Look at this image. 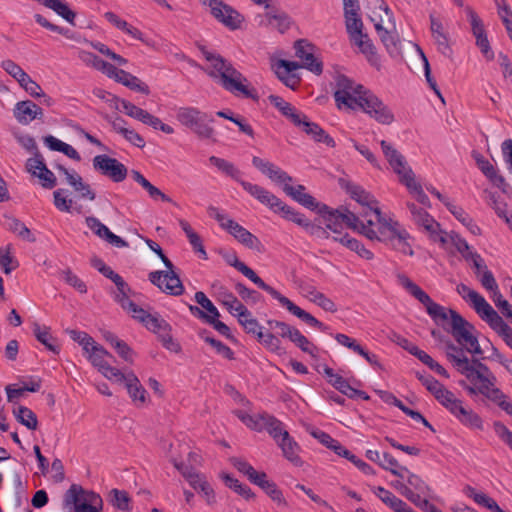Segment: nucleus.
<instances>
[{
  "label": "nucleus",
  "mask_w": 512,
  "mask_h": 512,
  "mask_svg": "<svg viewBox=\"0 0 512 512\" xmlns=\"http://www.w3.org/2000/svg\"><path fill=\"white\" fill-rule=\"evenodd\" d=\"M377 223L368 218V213L362 215V219L348 209H336L330 211L325 218V225L335 235L343 237V224L348 228L362 234L370 240H377L392 249L408 256H413L410 233L393 216L383 214L380 209L374 210Z\"/></svg>",
  "instance_id": "nucleus-1"
},
{
  "label": "nucleus",
  "mask_w": 512,
  "mask_h": 512,
  "mask_svg": "<svg viewBox=\"0 0 512 512\" xmlns=\"http://www.w3.org/2000/svg\"><path fill=\"white\" fill-rule=\"evenodd\" d=\"M463 347H458L451 341H447L445 354L453 367L471 383L466 386L464 381L460 385L464 387L469 394H481L489 401L496 404L508 415L512 416V401L498 387H496V376L490 371L489 367L478 359L472 361L465 355Z\"/></svg>",
  "instance_id": "nucleus-2"
},
{
  "label": "nucleus",
  "mask_w": 512,
  "mask_h": 512,
  "mask_svg": "<svg viewBox=\"0 0 512 512\" xmlns=\"http://www.w3.org/2000/svg\"><path fill=\"white\" fill-rule=\"evenodd\" d=\"M334 98L340 109H359L383 125H389L394 121L391 108L381 98L346 76L341 75L337 78Z\"/></svg>",
  "instance_id": "nucleus-3"
},
{
  "label": "nucleus",
  "mask_w": 512,
  "mask_h": 512,
  "mask_svg": "<svg viewBox=\"0 0 512 512\" xmlns=\"http://www.w3.org/2000/svg\"><path fill=\"white\" fill-rule=\"evenodd\" d=\"M202 54L207 61L203 70L217 85L235 96L258 99L256 89L231 61L209 50H202Z\"/></svg>",
  "instance_id": "nucleus-4"
},
{
  "label": "nucleus",
  "mask_w": 512,
  "mask_h": 512,
  "mask_svg": "<svg viewBox=\"0 0 512 512\" xmlns=\"http://www.w3.org/2000/svg\"><path fill=\"white\" fill-rule=\"evenodd\" d=\"M422 385L446 408L463 426L482 431L484 422L481 416L458 398L452 391L430 375H419Z\"/></svg>",
  "instance_id": "nucleus-5"
},
{
  "label": "nucleus",
  "mask_w": 512,
  "mask_h": 512,
  "mask_svg": "<svg viewBox=\"0 0 512 512\" xmlns=\"http://www.w3.org/2000/svg\"><path fill=\"white\" fill-rule=\"evenodd\" d=\"M227 263L241 272L245 277H247L250 281H252L258 288L267 292L273 299L277 300L279 304L287 309L292 315L301 319L303 322L308 324L311 327L318 328L322 331L326 329V326L316 319L313 315L306 312L296 304H294L290 299L286 296L282 295L272 286L266 284L250 267H248L245 263L241 262L236 255H233L231 258L227 259Z\"/></svg>",
  "instance_id": "nucleus-6"
},
{
  "label": "nucleus",
  "mask_w": 512,
  "mask_h": 512,
  "mask_svg": "<svg viewBox=\"0 0 512 512\" xmlns=\"http://www.w3.org/2000/svg\"><path fill=\"white\" fill-rule=\"evenodd\" d=\"M381 148L393 171L398 175L400 182L406 186L409 193L423 206L430 207V200L425 194L421 184L416 181L415 174L406 160L390 143L381 141Z\"/></svg>",
  "instance_id": "nucleus-7"
},
{
  "label": "nucleus",
  "mask_w": 512,
  "mask_h": 512,
  "mask_svg": "<svg viewBox=\"0 0 512 512\" xmlns=\"http://www.w3.org/2000/svg\"><path fill=\"white\" fill-rule=\"evenodd\" d=\"M375 2V9L369 18L374 23V28L387 52L390 56L397 57L401 52V43L396 31L393 12L384 0H375Z\"/></svg>",
  "instance_id": "nucleus-8"
},
{
  "label": "nucleus",
  "mask_w": 512,
  "mask_h": 512,
  "mask_svg": "<svg viewBox=\"0 0 512 512\" xmlns=\"http://www.w3.org/2000/svg\"><path fill=\"white\" fill-rule=\"evenodd\" d=\"M398 284L405 289L411 296L417 299L424 305L427 314L431 317L434 323L441 326L445 330L451 327V311L444 306L434 302L431 297L416 283H414L407 275H397Z\"/></svg>",
  "instance_id": "nucleus-9"
},
{
  "label": "nucleus",
  "mask_w": 512,
  "mask_h": 512,
  "mask_svg": "<svg viewBox=\"0 0 512 512\" xmlns=\"http://www.w3.org/2000/svg\"><path fill=\"white\" fill-rule=\"evenodd\" d=\"M359 12L360 11L344 12L346 31L350 40L360 49V52L365 55L369 64L377 70H380L382 67L381 58L368 35L363 33V22Z\"/></svg>",
  "instance_id": "nucleus-10"
},
{
  "label": "nucleus",
  "mask_w": 512,
  "mask_h": 512,
  "mask_svg": "<svg viewBox=\"0 0 512 512\" xmlns=\"http://www.w3.org/2000/svg\"><path fill=\"white\" fill-rule=\"evenodd\" d=\"M231 462L240 473L245 475L252 484L259 486L277 505L287 506L282 491L275 482L268 479L265 472L255 470L251 464L241 458H233Z\"/></svg>",
  "instance_id": "nucleus-11"
},
{
  "label": "nucleus",
  "mask_w": 512,
  "mask_h": 512,
  "mask_svg": "<svg viewBox=\"0 0 512 512\" xmlns=\"http://www.w3.org/2000/svg\"><path fill=\"white\" fill-rule=\"evenodd\" d=\"M448 332L465 351L473 355H482L483 351L475 335V327L457 311H451V327Z\"/></svg>",
  "instance_id": "nucleus-12"
},
{
  "label": "nucleus",
  "mask_w": 512,
  "mask_h": 512,
  "mask_svg": "<svg viewBox=\"0 0 512 512\" xmlns=\"http://www.w3.org/2000/svg\"><path fill=\"white\" fill-rule=\"evenodd\" d=\"M64 505L74 512H100L103 501L99 494L72 484L64 495Z\"/></svg>",
  "instance_id": "nucleus-13"
},
{
  "label": "nucleus",
  "mask_w": 512,
  "mask_h": 512,
  "mask_svg": "<svg viewBox=\"0 0 512 512\" xmlns=\"http://www.w3.org/2000/svg\"><path fill=\"white\" fill-rule=\"evenodd\" d=\"M177 120L185 127L190 128L198 137L202 139H212L215 131L207 121L212 122L213 119H208V115L200 111L196 107H180L176 113Z\"/></svg>",
  "instance_id": "nucleus-14"
},
{
  "label": "nucleus",
  "mask_w": 512,
  "mask_h": 512,
  "mask_svg": "<svg viewBox=\"0 0 512 512\" xmlns=\"http://www.w3.org/2000/svg\"><path fill=\"white\" fill-rule=\"evenodd\" d=\"M407 208L410 211L414 224L425 232L431 241L437 243H444L446 241L444 238L446 237V231L441 229V225L425 209L410 202L407 203Z\"/></svg>",
  "instance_id": "nucleus-15"
},
{
  "label": "nucleus",
  "mask_w": 512,
  "mask_h": 512,
  "mask_svg": "<svg viewBox=\"0 0 512 512\" xmlns=\"http://www.w3.org/2000/svg\"><path fill=\"white\" fill-rule=\"evenodd\" d=\"M210 215L218 221L224 230L229 232L241 244L250 249H259L261 245L259 239L246 228L229 218L227 215L221 213L217 208H210Z\"/></svg>",
  "instance_id": "nucleus-16"
},
{
  "label": "nucleus",
  "mask_w": 512,
  "mask_h": 512,
  "mask_svg": "<svg viewBox=\"0 0 512 512\" xmlns=\"http://www.w3.org/2000/svg\"><path fill=\"white\" fill-rule=\"evenodd\" d=\"M207 6L211 15L230 30H237L244 22V16L223 0H200Z\"/></svg>",
  "instance_id": "nucleus-17"
},
{
  "label": "nucleus",
  "mask_w": 512,
  "mask_h": 512,
  "mask_svg": "<svg viewBox=\"0 0 512 512\" xmlns=\"http://www.w3.org/2000/svg\"><path fill=\"white\" fill-rule=\"evenodd\" d=\"M84 354L88 361L108 380L112 381L115 377L120 376V369L113 367L107 361L112 355L96 341L89 346L88 350H84Z\"/></svg>",
  "instance_id": "nucleus-18"
},
{
  "label": "nucleus",
  "mask_w": 512,
  "mask_h": 512,
  "mask_svg": "<svg viewBox=\"0 0 512 512\" xmlns=\"http://www.w3.org/2000/svg\"><path fill=\"white\" fill-rule=\"evenodd\" d=\"M464 11L470 23L471 32L475 37L476 46L487 60H493L494 53L491 49L482 19L470 6H466Z\"/></svg>",
  "instance_id": "nucleus-19"
},
{
  "label": "nucleus",
  "mask_w": 512,
  "mask_h": 512,
  "mask_svg": "<svg viewBox=\"0 0 512 512\" xmlns=\"http://www.w3.org/2000/svg\"><path fill=\"white\" fill-rule=\"evenodd\" d=\"M93 167L116 183L124 181L128 174V169L123 163L105 154L93 158Z\"/></svg>",
  "instance_id": "nucleus-20"
},
{
  "label": "nucleus",
  "mask_w": 512,
  "mask_h": 512,
  "mask_svg": "<svg viewBox=\"0 0 512 512\" xmlns=\"http://www.w3.org/2000/svg\"><path fill=\"white\" fill-rule=\"evenodd\" d=\"M149 280L162 292L179 296L184 292V286L173 268L166 271H153L149 274Z\"/></svg>",
  "instance_id": "nucleus-21"
},
{
  "label": "nucleus",
  "mask_w": 512,
  "mask_h": 512,
  "mask_svg": "<svg viewBox=\"0 0 512 512\" xmlns=\"http://www.w3.org/2000/svg\"><path fill=\"white\" fill-rule=\"evenodd\" d=\"M456 291L467 303H469L482 320L494 310L484 296L471 289L466 284H458Z\"/></svg>",
  "instance_id": "nucleus-22"
},
{
  "label": "nucleus",
  "mask_w": 512,
  "mask_h": 512,
  "mask_svg": "<svg viewBox=\"0 0 512 512\" xmlns=\"http://www.w3.org/2000/svg\"><path fill=\"white\" fill-rule=\"evenodd\" d=\"M27 171L37 177L41 181V185L46 189H52L56 185V177L54 173L49 170L44 162L43 157L37 153L26 162Z\"/></svg>",
  "instance_id": "nucleus-23"
},
{
  "label": "nucleus",
  "mask_w": 512,
  "mask_h": 512,
  "mask_svg": "<svg viewBox=\"0 0 512 512\" xmlns=\"http://www.w3.org/2000/svg\"><path fill=\"white\" fill-rule=\"evenodd\" d=\"M112 381L125 384L130 398L137 407L143 406L146 403L147 391L134 373L129 372L125 374L120 370V376L115 377Z\"/></svg>",
  "instance_id": "nucleus-24"
},
{
  "label": "nucleus",
  "mask_w": 512,
  "mask_h": 512,
  "mask_svg": "<svg viewBox=\"0 0 512 512\" xmlns=\"http://www.w3.org/2000/svg\"><path fill=\"white\" fill-rule=\"evenodd\" d=\"M295 55L302 61V67L316 75L323 71L322 62L313 54L314 47L305 40H298L295 43Z\"/></svg>",
  "instance_id": "nucleus-25"
},
{
  "label": "nucleus",
  "mask_w": 512,
  "mask_h": 512,
  "mask_svg": "<svg viewBox=\"0 0 512 512\" xmlns=\"http://www.w3.org/2000/svg\"><path fill=\"white\" fill-rule=\"evenodd\" d=\"M240 185L247 193L257 199L261 204L267 206L273 212H276L279 205H281L282 201L277 196L257 184L240 181Z\"/></svg>",
  "instance_id": "nucleus-26"
},
{
  "label": "nucleus",
  "mask_w": 512,
  "mask_h": 512,
  "mask_svg": "<svg viewBox=\"0 0 512 512\" xmlns=\"http://www.w3.org/2000/svg\"><path fill=\"white\" fill-rule=\"evenodd\" d=\"M252 164L255 168H257L262 174L267 176L270 180L283 184L285 182H292V177L289 176L285 171H283L280 167L273 164L272 162L262 159L260 157L254 156L252 158Z\"/></svg>",
  "instance_id": "nucleus-27"
},
{
  "label": "nucleus",
  "mask_w": 512,
  "mask_h": 512,
  "mask_svg": "<svg viewBox=\"0 0 512 512\" xmlns=\"http://www.w3.org/2000/svg\"><path fill=\"white\" fill-rule=\"evenodd\" d=\"M324 375L327 378V381L339 392L346 395L349 398L361 397L363 399H368V396L365 392L357 390L353 388L346 379H344L338 373H335L334 370L330 367L324 368Z\"/></svg>",
  "instance_id": "nucleus-28"
},
{
  "label": "nucleus",
  "mask_w": 512,
  "mask_h": 512,
  "mask_svg": "<svg viewBox=\"0 0 512 512\" xmlns=\"http://www.w3.org/2000/svg\"><path fill=\"white\" fill-rule=\"evenodd\" d=\"M14 117L23 125H27L35 119L43 118V110L30 100L17 102L14 110Z\"/></svg>",
  "instance_id": "nucleus-29"
},
{
  "label": "nucleus",
  "mask_w": 512,
  "mask_h": 512,
  "mask_svg": "<svg viewBox=\"0 0 512 512\" xmlns=\"http://www.w3.org/2000/svg\"><path fill=\"white\" fill-rule=\"evenodd\" d=\"M58 170L65 176L67 184H69L81 198L90 201L95 199L96 195L94 191L89 184L83 181L82 177L75 170H68L63 166H58Z\"/></svg>",
  "instance_id": "nucleus-30"
},
{
  "label": "nucleus",
  "mask_w": 512,
  "mask_h": 512,
  "mask_svg": "<svg viewBox=\"0 0 512 512\" xmlns=\"http://www.w3.org/2000/svg\"><path fill=\"white\" fill-rule=\"evenodd\" d=\"M444 238L446 241L444 243H439V245L442 248H447V245L451 244L467 262L470 261L474 255L478 254V252L474 250L460 234L454 231H446V237Z\"/></svg>",
  "instance_id": "nucleus-31"
},
{
  "label": "nucleus",
  "mask_w": 512,
  "mask_h": 512,
  "mask_svg": "<svg viewBox=\"0 0 512 512\" xmlns=\"http://www.w3.org/2000/svg\"><path fill=\"white\" fill-rule=\"evenodd\" d=\"M430 30L438 50L446 55L450 52L449 36L440 18L430 14Z\"/></svg>",
  "instance_id": "nucleus-32"
},
{
  "label": "nucleus",
  "mask_w": 512,
  "mask_h": 512,
  "mask_svg": "<svg viewBox=\"0 0 512 512\" xmlns=\"http://www.w3.org/2000/svg\"><path fill=\"white\" fill-rule=\"evenodd\" d=\"M347 193L350 195L352 199H354L356 202L361 204L364 207H367V210H365L359 217L362 219V215L365 214V212L368 213V216L370 213L374 214L375 209H379L376 204L377 201L375 198L367 192L365 189H363L361 186L356 184H349L347 186Z\"/></svg>",
  "instance_id": "nucleus-33"
},
{
  "label": "nucleus",
  "mask_w": 512,
  "mask_h": 512,
  "mask_svg": "<svg viewBox=\"0 0 512 512\" xmlns=\"http://www.w3.org/2000/svg\"><path fill=\"white\" fill-rule=\"evenodd\" d=\"M483 321H485L492 330L502 337L504 342L512 349V328L495 310L487 315Z\"/></svg>",
  "instance_id": "nucleus-34"
},
{
  "label": "nucleus",
  "mask_w": 512,
  "mask_h": 512,
  "mask_svg": "<svg viewBox=\"0 0 512 512\" xmlns=\"http://www.w3.org/2000/svg\"><path fill=\"white\" fill-rule=\"evenodd\" d=\"M216 298L233 316L237 317L247 309L232 292L222 285L217 289Z\"/></svg>",
  "instance_id": "nucleus-35"
},
{
  "label": "nucleus",
  "mask_w": 512,
  "mask_h": 512,
  "mask_svg": "<svg viewBox=\"0 0 512 512\" xmlns=\"http://www.w3.org/2000/svg\"><path fill=\"white\" fill-rule=\"evenodd\" d=\"M277 445L280 447L283 456L290 461L295 466H300L302 464L301 458L299 456L300 446L298 443L290 436L289 433H285V437L281 438Z\"/></svg>",
  "instance_id": "nucleus-36"
},
{
  "label": "nucleus",
  "mask_w": 512,
  "mask_h": 512,
  "mask_svg": "<svg viewBox=\"0 0 512 512\" xmlns=\"http://www.w3.org/2000/svg\"><path fill=\"white\" fill-rule=\"evenodd\" d=\"M290 183L285 182L283 185V190L287 195L304 207L313 209L317 206L314 197L306 193V188L303 185L292 186Z\"/></svg>",
  "instance_id": "nucleus-37"
},
{
  "label": "nucleus",
  "mask_w": 512,
  "mask_h": 512,
  "mask_svg": "<svg viewBox=\"0 0 512 512\" xmlns=\"http://www.w3.org/2000/svg\"><path fill=\"white\" fill-rule=\"evenodd\" d=\"M33 334L36 339L43 344L49 351L54 354H58L60 347L57 344L56 339L52 336L50 328L45 325L38 323L33 324Z\"/></svg>",
  "instance_id": "nucleus-38"
},
{
  "label": "nucleus",
  "mask_w": 512,
  "mask_h": 512,
  "mask_svg": "<svg viewBox=\"0 0 512 512\" xmlns=\"http://www.w3.org/2000/svg\"><path fill=\"white\" fill-rule=\"evenodd\" d=\"M335 242L341 243L346 248L357 253V255L365 260H372L374 254L372 251L367 249L360 241L350 237L348 234H344L343 237H332Z\"/></svg>",
  "instance_id": "nucleus-39"
},
{
  "label": "nucleus",
  "mask_w": 512,
  "mask_h": 512,
  "mask_svg": "<svg viewBox=\"0 0 512 512\" xmlns=\"http://www.w3.org/2000/svg\"><path fill=\"white\" fill-rule=\"evenodd\" d=\"M132 177L143 189L147 191L149 196L154 200H161L163 202L172 203V199L163 193L159 188L151 184L139 171L133 170Z\"/></svg>",
  "instance_id": "nucleus-40"
},
{
  "label": "nucleus",
  "mask_w": 512,
  "mask_h": 512,
  "mask_svg": "<svg viewBox=\"0 0 512 512\" xmlns=\"http://www.w3.org/2000/svg\"><path fill=\"white\" fill-rule=\"evenodd\" d=\"M304 296L310 300L311 302L315 303L319 307H321L323 310L328 312H336L337 307L335 303L326 297L322 292L318 291L315 287L309 286L303 289Z\"/></svg>",
  "instance_id": "nucleus-41"
},
{
  "label": "nucleus",
  "mask_w": 512,
  "mask_h": 512,
  "mask_svg": "<svg viewBox=\"0 0 512 512\" xmlns=\"http://www.w3.org/2000/svg\"><path fill=\"white\" fill-rule=\"evenodd\" d=\"M41 5L53 10L57 15L65 19L68 23L74 24L76 14L69 8L64 0H36Z\"/></svg>",
  "instance_id": "nucleus-42"
},
{
  "label": "nucleus",
  "mask_w": 512,
  "mask_h": 512,
  "mask_svg": "<svg viewBox=\"0 0 512 512\" xmlns=\"http://www.w3.org/2000/svg\"><path fill=\"white\" fill-rule=\"evenodd\" d=\"M179 225L186 234V237L190 245L192 246L193 250L196 253H198L202 259H207V253L202 244V240L199 237V235L196 232H194L190 224L186 220L181 219L179 220Z\"/></svg>",
  "instance_id": "nucleus-43"
},
{
  "label": "nucleus",
  "mask_w": 512,
  "mask_h": 512,
  "mask_svg": "<svg viewBox=\"0 0 512 512\" xmlns=\"http://www.w3.org/2000/svg\"><path fill=\"white\" fill-rule=\"evenodd\" d=\"M311 435L321 444L334 451L337 455H348L347 449L338 440L332 438L328 433L320 429H314L311 431Z\"/></svg>",
  "instance_id": "nucleus-44"
},
{
  "label": "nucleus",
  "mask_w": 512,
  "mask_h": 512,
  "mask_svg": "<svg viewBox=\"0 0 512 512\" xmlns=\"http://www.w3.org/2000/svg\"><path fill=\"white\" fill-rule=\"evenodd\" d=\"M209 163L215 166L223 174L231 177L233 180L239 183L240 181H243L241 179V171L233 163L217 156L209 157Z\"/></svg>",
  "instance_id": "nucleus-45"
},
{
  "label": "nucleus",
  "mask_w": 512,
  "mask_h": 512,
  "mask_svg": "<svg viewBox=\"0 0 512 512\" xmlns=\"http://www.w3.org/2000/svg\"><path fill=\"white\" fill-rule=\"evenodd\" d=\"M373 493L394 512H399L404 507V501L382 486L373 487Z\"/></svg>",
  "instance_id": "nucleus-46"
},
{
  "label": "nucleus",
  "mask_w": 512,
  "mask_h": 512,
  "mask_svg": "<svg viewBox=\"0 0 512 512\" xmlns=\"http://www.w3.org/2000/svg\"><path fill=\"white\" fill-rule=\"evenodd\" d=\"M465 494L469 498H472L473 501L479 506H483L492 512H500V507L497 502L487 494L479 492L470 486L465 489Z\"/></svg>",
  "instance_id": "nucleus-47"
},
{
  "label": "nucleus",
  "mask_w": 512,
  "mask_h": 512,
  "mask_svg": "<svg viewBox=\"0 0 512 512\" xmlns=\"http://www.w3.org/2000/svg\"><path fill=\"white\" fill-rule=\"evenodd\" d=\"M115 81L130 88L131 90L149 94V87L145 83L141 82L136 76L122 69L118 72Z\"/></svg>",
  "instance_id": "nucleus-48"
},
{
  "label": "nucleus",
  "mask_w": 512,
  "mask_h": 512,
  "mask_svg": "<svg viewBox=\"0 0 512 512\" xmlns=\"http://www.w3.org/2000/svg\"><path fill=\"white\" fill-rule=\"evenodd\" d=\"M13 415L16 420L27 427L29 430H36L38 426V420L36 414L25 406H18L13 409Z\"/></svg>",
  "instance_id": "nucleus-49"
},
{
  "label": "nucleus",
  "mask_w": 512,
  "mask_h": 512,
  "mask_svg": "<svg viewBox=\"0 0 512 512\" xmlns=\"http://www.w3.org/2000/svg\"><path fill=\"white\" fill-rule=\"evenodd\" d=\"M303 131L311 136L316 142L324 143L329 147L335 146L334 139L314 122L309 121L308 123H304Z\"/></svg>",
  "instance_id": "nucleus-50"
},
{
  "label": "nucleus",
  "mask_w": 512,
  "mask_h": 512,
  "mask_svg": "<svg viewBox=\"0 0 512 512\" xmlns=\"http://www.w3.org/2000/svg\"><path fill=\"white\" fill-rule=\"evenodd\" d=\"M235 414L248 428L259 432L264 430V422L269 415L267 413L250 415L241 410L236 411Z\"/></svg>",
  "instance_id": "nucleus-51"
},
{
  "label": "nucleus",
  "mask_w": 512,
  "mask_h": 512,
  "mask_svg": "<svg viewBox=\"0 0 512 512\" xmlns=\"http://www.w3.org/2000/svg\"><path fill=\"white\" fill-rule=\"evenodd\" d=\"M206 312L200 309L198 306L189 305V311L193 316L199 318L205 322H213L220 317V313L216 306L212 303L211 300L207 302L206 305L202 307Z\"/></svg>",
  "instance_id": "nucleus-52"
},
{
  "label": "nucleus",
  "mask_w": 512,
  "mask_h": 512,
  "mask_svg": "<svg viewBox=\"0 0 512 512\" xmlns=\"http://www.w3.org/2000/svg\"><path fill=\"white\" fill-rule=\"evenodd\" d=\"M237 318L238 322L247 333L258 337L259 334L263 331V327L259 324L257 319L252 316V313L248 309L243 311V313H240Z\"/></svg>",
  "instance_id": "nucleus-53"
},
{
  "label": "nucleus",
  "mask_w": 512,
  "mask_h": 512,
  "mask_svg": "<svg viewBox=\"0 0 512 512\" xmlns=\"http://www.w3.org/2000/svg\"><path fill=\"white\" fill-rule=\"evenodd\" d=\"M264 425V430L268 432V434L275 440L276 443L281 438L285 437V433H288L283 422L270 414L268 417H266V422H264Z\"/></svg>",
  "instance_id": "nucleus-54"
},
{
  "label": "nucleus",
  "mask_w": 512,
  "mask_h": 512,
  "mask_svg": "<svg viewBox=\"0 0 512 512\" xmlns=\"http://www.w3.org/2000/svg\"><path fill=\"white\" fill-rule=\"evenodd\" d=\"M275 213H280L283 218L301 227H308L310 225L309 220L303 214L295 211L294 209L286 205L283 201L281 202V205H279Z\"/></svg>",
  "instance_id": "nucleus-55"
},
{
  "label": "nucleus",
  "mask_w": 512,
  "mask_h": 512,
  "mask_svg": "<svg viewBox=\"0 0 512 512\" xmlns=\"http://www.w3.org/2000/svg\"><path fill=\"white\" fill-rule=\"evenodd\" d=\"M119 304L124 310L130 313L134 319H136L142 324L145 321L146 316L150 314L149 312H147L146 310L132 302L128 296H122V298H119Z\"/></svg>",
  "instance_id": "nucleus-56"
},
{
  "label": "nucleus",
  "mask_w": 512,
  "mask_h": 512,
  "mask_svg": "<svg viewBox=\"0 0 512 512\" xmlns=\"http://www.w3.org/2000/svg\"><path fill=\"white\" fill-rule=\"evenodd\" d=\"M380 467L384 470L390 471L393 475L399 478H405V472L407 468L401 466L398 461L389 453H383V459L381 461Z\"/></svg>",
  "instance_id": "nucleus-57"
},
{
  "label": "nucleus",
  "mask_w": 512,
  "mask_h": 512,
  "mask_svg": "<svg viewBox=\"0 0 512 512\" xmlns=\"http://www.w3.org/2000/svg\"><path fill=\"white\" fill-rule=\"evenodd\" d=\"M266 26L277 29L279 32L284 33L290 27V19L285 14H266Z\"/></svg>",
  "instance_id": "nucleus-58"
},
{
  "label": "nucleus",
  "mask_w": 512,
  "mask_h": 512,
  "mask_svg": "<svg viewBox=\"0 0 512 512\" xmlns=\"http://www.w3.org/2000/svg\"><path fill=\"white\" fill-rule=\"evenodd\" d=\"M143 325L154 333H166L169 328V324L157 313L146 316Z\"/></svg>",
  "instance_id": "nucleus-59"
},
{
  "label": "nucleus",
  "mask_w": 512,
  "mask_h": 512,
  "mask_svg": "<svg viewBox=\"0 0 512 512\" xmlns=\"http://www.w3.org/2000/svg\"><path fill=\"white\" fill-rule=\"evenodd\" d=\"M257 340L269 351L280 354L283 351L280 339L274 334L263 331L257 337Z\"/></svg>",
  "instance_id": "nucleus-60"
},
{
  "label": "nucleus",
  "mask_w": 512,
  "mask_h": 512,
  "mask_svg": "<svg viewBox=\"0 0 512 512\" xmlns=\"http://www.w3.org/2000/svg\"><path fill=\"white\" fill-rule=\"evenodd\" d=\"M402 479L406 480L407 486L410 487L413 491L423 493L424 495H429V486L421 479L420 476L416 475L410 470L407 469L405 472V478Z\"/></svg>",
  "instance_id": "nucleus-61"
},
{
  "label": "nucleus",
  "mask_w": 512,
  "mask_h": 512,
  "mask_svg": "<svg viewBox=\"0 0 512 512\" xmlns=\"http://www.w3.org/2000/svg\"><path fill=\"white\" fill-rule=\"evenodd\" d=\"M223 480L229 488L233 489L236 493L243 496L245 499L254 498L255 495L252 490L247 485H243L232 476L225 474L223 475Z\"/></svg>",
  "instance_id": "nucleus-62"
},
{
  "label": "nucleus",
  "mask_w": 512,
  "mask_h": 512,
  "mask_svg": "<svg viewBox=\"0 0 512 512\" xmlns=\"http://www.w3.org/2000/svg\"><path fill=\"white\" fill-rule=\"evenodd\" d=\"M293 342L298 348H300L303 352L315 356L317 352V348L314 344H312L306 336H304L299 329L294 332L293 337L290 340Z\"/></svg>",
  "instance_id": "nucleus-63"
},
{
  "label": "nucleus",
  "mask_w": 512,
  "mask_h": 512,
  "mask_svg": "<svg viewBox=\"0 0 512 512\" xmlns=\"http://www.w3.org/2000/svg\"><path fill=\"white\" fill-rule=\"evenodd\" d=\"M267 324L271 330L276 331V333L282 337L291 340L294 335V332L297 328L278 320H268Z\"/></svg>",
  "instance_id": "nucleus-64"
}]
</instances>
